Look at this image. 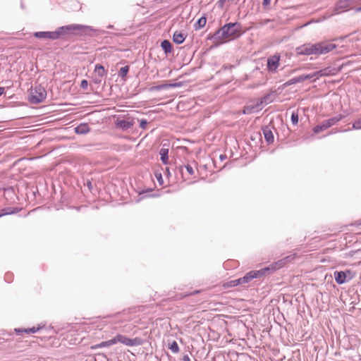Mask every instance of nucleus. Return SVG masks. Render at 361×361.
Masks as SVG:
<instances>
[{"mask_svg":"<svg viewBox=\"0 0 361 361\" xmlns=\"http://www.w3.org/2000/svg\"><path fill=\"white\" fill-rule=\"evenodd\" d=\"M23 333H30V332H29V329H23Z\"/></svg>","mask_w":361,"mask_h":361,"instance_id":"nucleus-41","label":"nucleus"},{"mask_svg":"<svg viewBox=\"0 0 361 361\" xmlns=\"http://www.w3.org/2000/svg\"><path fill=\"white\" fill-rule=\"evenodd\" d=\"M155 176H156L159 183L160 185H162L164 180H163L161 174V173H157V174L155 175Z\"/></svg>","mask_w":361,"mask_h":361,"instance_id":"nucleus-32","label":"nucleus"},{"mask_svg":"<svg viewBox=\"0 0 361 361\" xmlns=\"http://www.w3.org/2000/svg\"><path fill=\"white\" fill-rule=\"evenodd\" d=\"M336 73V71L334 68L326 67L323 69H321L318 71L314 72V75L317 78V79L324 77V76H329L334 75Z\"/></svg>","mask_w":361,"mask_h":361,"instance_id":"nucleus-12","label":"nucleus"},{"mask_svg":"<svg viewBox=\"0 0 361 361\" xmlns=\"http://www.w3.org/2000/svg\"><path fill=\"white\" fill-rule=\"evenodd\" d=\"M185 167L189 174L192 175L194 173V171L192 166H190V165H187Z\"/></svg>","mask_w":361,"mask_h":361,"instance_id":"nucleus-33","label":"nucleus"},{"mask_svg":"<svg viewBox=\"0 0 361 361\" xmlns=\"http://www.w3.org/2000/svg\"><path fill=\"white\" fill-rule=\"evenodd\" d=\"M183 361H190V357H188V355H185L183 357Z\"/></svg>","mask_w":361,"mask_h":361,"instance_id":"nucleus-37","label":"nucleus"},{"mask_svg":"<svg viewBox=\"0 0 361 361\" xmlns=\"http://www.w3.org/2000/svg\"><path fill=\"white\" fill-rule=\"evenodd\" d=\"M316 55L326 54L336 48V45L333 43L322 42L314 44Z\"/></svg>","mask_w":361,"mask_h":361,"instance_id":"nucleus-6","label":"nucleus"},{"mask_svg":"<svg viewBox=\"0 0 361 361\" xmlns=\"http://www.w3.org/2000/svg\"><path fill=\"white\" fill-rule=\"evenodd\" d=\"M355 11L356 13H357V12H361V7H358V8H355Z\"/></svg>","mask_w":361,"mask_h":361,"instance_id":"nucleus-40","label":"nucleus"},{"mask_svg":"<svg viewBox=\"0 0 361 361\" xmlns=\"http://www.w3.org/2000/svg\"><path fill=\"white\" fill-rule=\"evenodd\" d=\"M341 118H342V116L338 115L335 117L331 118L328 120H326L322 124L315 126L313 128V131L314 133H319L330 128L331 126L335 125L339 121H341Z\"/></svg>","mask_w":361,"mask_h":361,"instance_id":"nucleus-7","label":"nucleus"},{"mask_svg":"<svg viewBox=\"0 0 361 361\" xmlns=\"http://www.w3.org/2000/svg\"><path fill=\"white\" fill-rule=\"evenodd\" d=\"M116 343L120 342L123 345L128 346H137L141 345L143 343V341L140 338H129L125 336L117 334L116 336Z\"/></svg>","mask_w":361,"mask_h":361,"instance_id":"nucleus-8","label":"nucleus"},{"mask_svg":"<svg viewBox=\"0 0 361 361\" xmlns=\"http://www.w3.org/2000/svg\"><path fill=\"white\" fill-rule=\"evenodd\" d=\"M135 122V118H128L127 119L117 120L115 125L117 128L123 131H126L133 126Z\"/></svg>","mask_w":361,"mask_h":361,"instance_id":"nucleus-9","label":"nucleus"},{"mask_svg":"<svg viewBox=\"0 0 361 361\" xmlns=\"http://www.w3.org/2000/svg\"><path fill=\"white\" fill-rule=\"evenodd\" d=\"M271 0H263L264 6H267L270 4Z\"/></svg>","mask_w":361,"mask_h":361,"instance_id":"nucleus-35","label":"nucleus"},{"mask_svg":"<svg viewBox=\"0 0 361 361\" xmlns=\"http://www.w3.org/2000/svg\"><path fill=\"white\" fill-rule=\"evenodd\" d=\"M14 212H15L11 210V209H3L2 212L0 213V217L5 216V215L13 214Z\"/></svg>","mask_w":361,"mask_h":361,"instance_id":"nucleus-29","label":"nucleus"},{"mask_svg":"<svg viewBox=\"0 0 361 361\" xmlns=\"http://www.w3.org/2000/svg\"><path fill=\"white\" fill-rule=\"evenodd\" d=\"M14 331L19 334V333H23V329H15Z\"/></svg>","mask_w":361,"mask_h":361,"instance_id":"nucleus-36","label":"nucleus"},{"mask_svg":"<svg viewBox=\"0 0 361 361\" xmlns=\"http://www.w3.org/2000/svg\"><path fill=\"white\" fill-rule=\"evenodd\" d=\"M42 327V326H37V327H32V328H29V332L32 333V334H35V333H37V331H39Z\"/></svg>","mask_w":361,"mask_h":361,"instance_id":"nucleus-30","label":"nucleus"},{"mask_svg":"<svg viewBox=\"0 0 361 361\" xmlns=\"http://www.w3.org/2000/svg\"><path fill=\"white\" fill-rule=\"evenodd\" d=\"M47 96L45 89L42 86H36L32 89L29 96V100L32 104H39L44 101Z\"/></svg>","mask_w":361,"mask_h":361,"instance_id":"nucleus-5","label":"nucleus"},{"mask_svg":"<svg viewBox=\"0 0 361 361\" xmlns=\"http://www.w3.org/2000/svg\"><path fill=\"white\" fill-rule=\"evenodd\" d=\"M168 154L169 150L165 148H162L160 149L159 154L161 157V160L164 164H166L168 163Z\"/></svg>","mask_w":361,"mask_h":361,"instance_id":"nucleus-17","label":"nucleus"},{"mask_svg":"<svg viewBox=\"0 0 361 361\" xmlns=\"http://www.w3.org/2000/svg\"><path fill=\"white\" fill-rule=\"evenodd\" d=\"M291 121L293 124L296 125L298 123V115L297 113L293 112L291 115Z\"/></svg>","mask_w":361,"mask_h":361,"instance_id":"nucleus-27","label":"nucleus"},{"mask_svg":"<svg viewBox=\"0 0 361 361\" xmlns=\"http://www.w3.org/2000/svg\"><path fill=\"white\" fill-rule=\"evenodd\" d=\"M87 185H88L89 188H92V184H91V183H90V182H88V183H87Z\"/></svg>","mask_w":361,"mask_h":361,"instance_id":"nucleus-42","label":"nucleus"},{"mask_svg":"<svg viewBox=\"0 0 361 361\" xmlns=\"http://www.w3.org/2000/svg\"><path fill=\"white\" fill-rule=\"evenodd\" d=\"M94 71L97 73L99 76H102L104 74V68L102 65L97 64L95 66Z\"/></svg>","mask_w":361,"mask_h":361,"instance_id":"nucleus-23","label":"nucleus"},{"mask_svg":"<svg viewBox=\"0 0 361 361\" xmlns=\"http://www.w3.org/2000/svg\"><path fill=\"white\" fill-rule=\"evenodd\" d=\"M219 159H220L221 161H223V160H224V159H226V156H225V155H224V154H221V155L219 156Z\"/></svg>","mask_w":361,"mask_h":361,"instance_id":"nucleus-38","label":"nucleus"},{"mask_svg":"<svg viewBox=\"0 0 361 361\" xmlns=\"http://www.w3.org/2000/svg\"><path fill=\"white\" fill-rule=\"evenodd\" d=\"M93 29L90 26L72 24L66 26H62L54 32H37L35 33V37L37 38L57 39L66 33L75 32H86L92 31Z\"/></svg>","mask_w":361,"mask_h":361,"instance_id":"nucleus-1","label":"nucleus"},{"mask_svg":"<svg viewBox=\"0 0 361 361\" xmlns=\"http://www.w3.org/2000/svg\"><path fill=\"white\" fill-rule=\"evenodd\" d=\"M353 129H355V130H360L361 129V118L356 121L353 124Z\"/></svg>","mask_w":361,"mask_h":361,"instance_id":"nucleus-28","label":"nucleus"},{"mask_svg":"<svg viewBox=\"0 0 361 361\" xmlns=\"http://www.w3.org/2000/svg\"><path fill=\"white\" fill-rule=\"evenodd\" d=\"M147 123V122L146 120H142L140 121V126L142 128L145 129L146 128Z\"/></svg>","mask_w":361,"mask_h":361,"instance_id":"nucleus-34","label":"nucleus"},{"mask_svg":"<svg viewBox=\"0 0 361 361\" xmlns=\"http://www.w3.org/2000/svg\"><path fill=\"white\" fill-rule=\"evenodd\" d=\"M116 343V336H115L109 341H103V342H101L100 343L92 345L90 348L92 350H96L97 348L108 347V346L114 345Z\"/></svg>","mask_w":361,"mask_h":361,"instance_id":"nucleus-13","label":"nucleus"},{"mask_svg":"<svg viewBox=\"0 0 361 361\" xmlns=\"http://www.w3.org/2000/svg\"><path fill=\"white\" fill-rule=\"evenodd\" d=\"M128 72V67L124 66L120 69L119 75H121V77L124 78L127 75Z\"/></svg>","mask_w":361,"mask_h":361,"instance_id":"nucleus-26","label":"nucleus"},{"mask_svg":"<svg viewBox=\"0 0 361 361\" xmlns=\"http://www.w3.org/2000/svg\"><path fill=\"white\" fill-rule=\"evenodd\" d=\"M241 283H242V281L240 280V278L238 279H235V280H233V281H230L229 283H228L226 284V286L227 287H234V286H237Z\"/></svg>","mask_w":361,"mask_h":361,"instance_id":"nucleus-24","label":"nucleus"},{"mask_svg":"<svg viewBox=\"0 0 361 361\" xmlns=\"http://www.w3.org/2000/svg\"><path fill=\"white\" fill-rule=\"evenodd\" d=\"M264 138L268 143H271L274 141V135L271 130L265 129L263 131Z\"/></svg>","mask_w":361,"mask_h":361,"instance_id":"nucleus-20","label":"nucleus"},{"mask_svg":"<svg viewBox=\"0 0 361 361\" xmlns=\"http://www.w3.org/2000/svg\"><path fill=\"white\" fill-rule=\"evenodd\" d=\"M302 80H300V75L298 76V77H295V78H291L290 80H288V81H286L285 83H284V85L285 86H290L293 84H295V83H298V82H301Z\"/></svg>","mask_w":361,"mask_h":361,"instance_id":"nucleus-21","label":"nucleus"},{"mask_svg":"<svg viewBox=\"0 0 361 361\" xmlns=\"http://www.w3.org/2000/svg\"><path fill=\"white\" fill-rule=\"evenodd\" d=\"M161 47L165 54L170 53L171 51V44L169 40H164L161 44Z\"/></svg>","mask_w":361,"mask_h":361,"instance_id":"nucleus-18","label":"nucleus"},{"mask_svg":"<svg viewBox=\"0 0 361 361\" xmlns=\"http://www.w3.org/2000/svg\"><path fill=\"white\" fill-rule=\"evenodd\" d=\"M185 39V35L180 31H176L173 35V41L177 44H182Z\"/></svg>","mask_w":361,"mask_h":361,"instance_id":"nucleus-14","label":"nucleus"},{"mask_svg":"<svg viewBox=\"0 0 361 361\" xmlns=\"http://www.w3.org/2000/svg\"><path fill=\"white\" fill-rule=\"evenodd\" d=\"M90 131V128L88 125L85 123H80L77 127L75 128V132L77 134L83 135L86 134Z\"/></svg>","mask_w":361,"mask_h":361,"instance_id":"nucleus-16","label":"nucleus"},{"mask_svg":"<svg viewBox=\"0 0 361 361\" xmlns=\"http://www.w3.org/2000/svg\"><path fill=\"white\" fill-rule=\"evenodd\" d=\"M207 20L204 17H201L198 19V20L195 23V29L200 30L206 24Z\"/></svg>","mask_w":361,"mask_h":361,"instance_id":"nucleus-19","label":"nucleus"},{"mask_svg":"<svg viewBox=\"0 0 361 361\" xmlns=\"http://www.w3.org/2000/svg\"><path fill=\"white\" fill-rule=\"evenodd\" d=\"M240 27V25L238 23H227L215 32L214 37L216 39H224L231 37L239 31Z\"/></svg>","mask_w":361,"mask_h":361,"instance_id":"nucleus-3","label":"nucleus"},{"mask_svg":"<svg viewBox=\"0 0 361 361\" xmlns=\"http://www.w3.org/2000/svg\"><path fill=\"white\" fill-rule=\"evenodd\" d=\"M274 97L273 93L265 95L264 97L261 98L255 105L245 106L243 110V114H249L259 111L262 109L263 104L267 105L271 103L274 101Z\"/></svg>","mask_w":361,"mask_h":361,"instance_id":"nucleus-4","label":"nucleus"},{"mask_svg":"<svg viewBox=\"0 0 361 361\" xmlns=\"http://www.w3.org/2000/svg\"><path fill=\"white\" fill-rule=\"evenodd\" d=\"M334 279L338 284H343L346 282V275L343 271L334 272Z\"/></svg>","mask_w":361,"mask_h":361,"instance_id":"nucleus-15","label":"nucleus"},{"mask_svg":"<svg viewBox=\"0 0 361 361\" xmlns=\"http://www.w3.org/2000/svg\"><path fill=\"white\" fill-rule=\"evenodd\" d=\"M307 79H313L314 80H318L317 78L316 77V75H314V73H311V74L300 75V80H302V82H303Z\"/></svg>","mask_w":361,"mask_h":361,"instance_id":"nucleus-22","label":"nucleus"},{"mask_svg":"<svg viewBox=\"0 0 361 361\" xmlns=\"http://www.w3.org/2000/svg\"><path fill=\"white\" fill-rule=\"evenodd\" d=\"M314 44H306L297 48V53L300 55L315 54Z\"/></svg>","mask_w":361,"mask_h":361,"instance_id":"nucleus-11","label":"nucleus"},{"mask_svg":"<svg viewBox=\"0 0 361 361\" xmlns=\"http://www.w3.org/2000/svg\"><path fill=\"white\" fill-rule=\"evenodd\" d=\"M4 89L1 87H0V96L4 93Z\"/></svg>","mask_w":361,"mask_h":361,"instance_id":"nucleus-39","label":"nucleus"},{"mask_svg":"<svg viewBox=\"0 0 361 361\" xmlns=\"http://www.w3.org/2000/svg\"><path fill=\"white\" fill-rule=\"evenodd\" d=\"M169 349L174 353H177L179 351V348L176 341H173L169 345Z\"/></svg>","mask_w":361,"mask_h":361,"instance_id":"nucleus-25","label":"nucleus"},{"mask_svg":"<svg viewBox=\"0 0 361 361\" xmlns=\"http://www.w3.org/2000/svg\"><path fill=\"white\" fill-rule=\"evenodd\" d=\"M280 65V56L274 55L267 59V70L271 73H276Z\"/></svg>","mask_w":361,"mask_h":361,"instance_id":"nucleus-10","label":"nucleus"},{"mask_svg":"<svg viewBox=\"0 0 361 361\" xmlns=\"http://www.w3.org/2000/svg\"><path fill=\"white\" fill-rule=\"evenodd\" d=\"M290 258H292L291 256L286 257L281 260H279L275 263L270 264L267 267L263 268L260 270L251 271L248 272L243 277L240 278V280L242 281V283H247L249 281H250L252 279L260 277V276L266 274L268 271H276L277 269L282 268L284 266L286 262H287Z\"/></svg>","mask_w":361,"mask_h":361,"instance_id":"nucleus-2","label":"nucleus"},{"mask_svg":"<svg viewBox=\"0 0 361 361\" xmlns=\"http://www.w3.org/2000/svg\"><path fill=\"white\" fill-rule=\"evenodd\" d=\"M80 87L82 89H87L88 87V82L86 80H82L80 82Z\"/></svg>","mask_w":361,"mask_h":361,"instance_id":"nucleus-31","label":"nucleus"}]
</instances>
